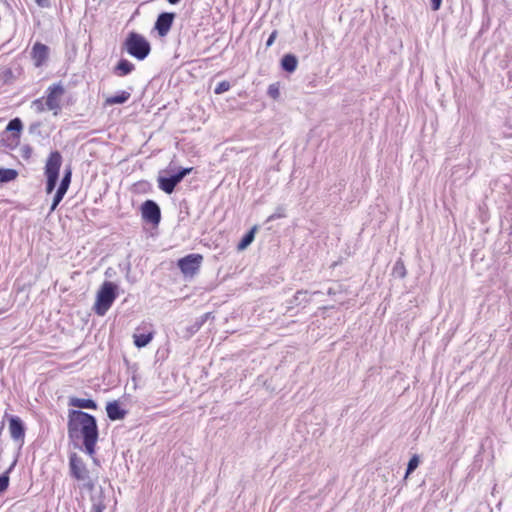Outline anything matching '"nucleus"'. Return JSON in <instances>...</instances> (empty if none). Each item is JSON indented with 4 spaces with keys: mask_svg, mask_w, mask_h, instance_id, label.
I'll return each instance as SVG.
<instances>
[{
    "mask_svg": "<svg viewBox=\"0 0 512 512\" xmlns=\"http://www.w3.org/2000/svg\"><path fill=\"white\" fill-rule=\"evenodd\" d=\"M21 156L25 159H29L33 153V149L29 145H23L20 149Z\"/></svg>",
    "mask_w": 512,
    "mask_h": 512,
    "instance_id": "nucleus-31",
    "label": "nucleus"
},
{
    "mask_svg": "<svg viewBox=\"0 0 512 512\" xmlns=\"http://www.w3.org/2000/svg\"><path fill=\"white\" fill-rule=\"evenodd\" d=\"M307 295H308L307 291H303V290L297 291L293 297V300L291 301V304H294V305L304 304L305 305V304L309 303L311 298L307 297Z\"/></svg>",
    "mask_w": 512,
    "mask_h": 512,
    "instance_id": "nucleus-23",
    "label": "nucleus"
},
{
    "mask_svg": "<svg viewBox=\"0 0 512 512\" xmlns=\"http://www.w3.org/2000/svg\"><path fill=\"white\" fill-rule=\"evenodd\" d=\"M33 106L36 108L38 112H42L44 110L43 103L41 99H36L33 101Z\"/></svg>",
    "mask_w": 512,
    "mask_h": 512,
    "instance_id": "nucleus-36",
    "label": "nucleus"
},
{
    "mask_svg": "<svg viewBox=\"0 0 512 512\" xmlns=\"http://www.w3.org/2000/svg\"><path fill=\"white\" fill-rule=\"evenodd\" d=\"M122 48L138 61L145 60L151 52L150 42L142 34L134 31L127 35Z\"/></svg>",
    "mask_w": 512,
    "mask_h": 512,
    "instance_id": "nucleus-2",
    "label": "nucleus"
},
{
    "mask_svg": "<svg viewBox=\"0 0 512 512\" xmlns=\"http://www.w3.org/2000/svg\"><path fill=\"white\" fill-rule=\"evenodd\" d=\"M210 317V313H205L199 317V320L204 324L208 318Z\"/></svg>",
    "mask_w": 512,
    "mask_h": 512,
    "instance_id": "nucleus-39",
    "label": "nucleus"
},
{
    "mask_svg": "<svg viewBox=\"0 0 512 512\" xmlns=\"http://www.w3.org/2000/svg\"><path fill=\"white\" fill-rule=\"evenodd\" d=\"M105 508H106V505L104 504L103 500L99 499L96 501L93 499L91 512H103L105 510Z\"/></svg>",
    "mask_w": 512,
    "mask_h": 512,
    "instance_id": "nucleus-30",
    "label": "nucleus"
},
{
    "mask_svg": "<svg viewBox=\"0 0 512 512\" xmlns=\"http://www.w3.org/2000/svg\"><path fill=\"white\" fill-rule=\"evenodd\" d=\"M297 65L298 59L294 54H285L281 59V68L288 73H293Z\"/></svg>",
    "mask_w": 512,
    "mask_h": 512,
    "instance_id": "nucleus-19",
    "label": "nucleus"
},
{
    "mask_svg": "<svg viewBox=\"0 0 512 512\" xmlns=\"http://www.w3.org/2000/svg\"><path fill=\"white\" fill-rule=\"evenodd\" d=\"M23 129V123L20 118L16 117L14 119H11L5 129V132H12V142L17 144L20 139V132Z\"/></svg>",
    "mask_w": 512,
    "mask_h": 512,
    "instance_id": "nucleus-15",
    "label": "nucleus"
},
{
    "mask_svg": "<svg viewBox=\"0 0 512 512\" xmlns=\"http://www.w3.org/2000/svg\"><path fill=\"white\" fill-rule=\"evenodd\" d=\"M419 465V458L417 455H414L410 458L409 462H408V466H407V471H406V477L411 474Z\"/></svg>",
    "mask_w": 512,
    "mask_h": 512,
    "instance_id": "nucleus-28",
    "label": "nucleus"
},
{
    "mask_svg": "<svg viewBox=\"0 0 512 512\" xmlns=\"http://www.w3.org/2000/svg\"><path fill=\"white\" fill-rule=\"evenodd\" d=\"M40 128V123H33L29 127V132L34 133Z\"/></svg>",
    "mask_w": 512,
    "mask_h": 512,
    "instance_id": "nucleus-38",
    "label": "nucleus"
},
{
    "mask_svg": "<svg viewBox=\"0 0 512 512\" xmlns=\"http://www.w3.org/2000/svg\"><path fill=\"white\" fill-rule=\"evenodd\" d=\"M66 192H67V190H65L63 188H60V187L57 188V190L54 194V197H53L51 207H50V212H53L57 208V206L60 204V202L64 198Z\"/></svg>",
    "mask_w": 512,
    "mask_h": 512,
    "instance_id": "nucleus-24",
    "label": "nucleus"
},
{
    "mask_svg": "<svg viewBox=\"0 0 512 512\" xmlns=\"http://www.w3.org/2000/svg\"><path fill=\"white\" fill-rule=\"evenodd\" d=\"M168 3L175 5L178 4L181 0H166Z\"/></svg>",
    "mask_w": 512,
    "mask_h": 512,
    "instance_id": "nucleus-40",
    "label": "nucleus"
},
{
    "mask_svg": "<svg viewBox=\"0 0 512 512\" xmlns=\"http://www.w3.org/2000/svg\"><path fill=\"white\" fill-rule=\"evenodd\" d=\"M31 57L36 67L43 66L49 57V47L43 43L36 42L32 47Z\"/></svg>",
    "mask_w": 512,
    "mask_h": 512,
    "instance_id": "nucleus-13",
    "label": "nucleus"
},
{
    "mask_svg": "<svg viewBox=\"0 0 512 512\" xmlns=\"http://www.w3.org/2000/svg\"><path fill=\"white\" fill-rule=\"evenodd\" d=\"M62 160L63 158L59 151H52L46 160L44 174L46 176L45 190L47 194H51L56 188Z\"/></svg>",
    "mask_w": 512,
    "mask_h": 512,
    "instance_id": "nucleus-5",
    "label": "nucleus"
},
{
    "mask_svg": "<svg viewBox=\"0 0 512 512\" xmlns=\"http://www.w3.org/2000/svg\"><path fill=\"white\" fill-rule=\"evenodd\" d=\"M131 97V93L128 91H119L115 95L109 96L106 98L104 105L105 106H112L116 104H124L127 102Z\"/></svg>",
    "mask_w": 512,
    "mask_h": 512,
    "instance_id": "nucleus-18",
    "label": "nucleus"
},
{
    "mask_svg": "<svg viewBox=\"0 0 512 512\" xmlns=\"http://www.w3.org/2000/svg\"><path fill=\"white\" fill-rule=\"evenodd\" d=\"M142 219L151 225L157 226L161 221V209L154 200H146L140 207Z\"/></svg>",
    "mask_w": 512,
    "mask_h": 512,
    "instance_id": "nucleus-9",
    "label": "nucleus"
},
{
    "mask_svg": "<svg viewBox=\"0 0 512 512\" xmlns=\"http://www.w3.org/2000/svg\"><path fill=\"white\" fill-rule=\"evenodd\" d=\"M62 160L63 158L59 151H52L46 160L44 174L46 176L45 190L47 194H51L56 188Z\"/></svg>",
    "mask_w": 512,
    "mask_h": 512,
    "instance_id": "nucleus-4",
    "label": "nucleus"
},
{
    "mask_svg": "<svg viewBox=\"0 0 512 512\" xmlns=\"http://www.w3.org/2000/svg\"><path fill=\"white\" fill-rule=\"evenodd\" d=\"M133 339H134V345L137 347V348H143L145 346H147L153 339V333L152 332H148V333H135L133 335Z\"/></svg>",
    "mask_w": 512,
    "mask_h": 512,
    "instance_id": "nucleus-20",
    "label": "nucleus"
},
{
    "mask_svg": "<svg viewBox=\"0 0 512 512\" xmlns=\"http://www.w3.org/2000/svg\"><path fill=\"white\" fill-rule=\"evenodd\" d=\"M176 18V14L173 12H162L157 16L154 23V29L157 31L160 37H165L171 30V27Z\"/></svg>",
    "mask_w": 512,
    "mask_h": 512,
    "instance_id": "nucleus-10",
    "label": "nucleus"
},
{
    "mask_svg": "<svg viewBox=\"0 0 512 512\" xmlns=\"http://www.w3.org/2000/svg\"><path fill=\"white\" fill-rule=\"evenodd\" d=\"M285 216L284 209L282 207L277 208L276 212L271 214L268 218V221H273Z\"/></svg>",
    "mask_w": 512,
    "mask_h": 512,
    "instance_id": "nucleus-32",
    "label": "nucleus"
},
{
    "mask_svg": "<svg viewBox=\"0 0 512 512\" xmlns=\"http://www.w3.org/2000/svg\"><path fill=\"white\" fill-rule=\"evenodd\" d=\"M106 412L111 421L122 420L127 414V411L120 406L118 401L108 402L106 405Z\"/></svg>",
    "mask_w": 512,
    "mask_h": 512,
    "instance_id": "nucleus-14",
    "label": "nucleus"
},
{
    "mask_svg": "<svg viewBox=\"0 0 512 512\" xmlns=\"http://www.w3.org/2000/svg\"><path fill=\"white\" fill-rule=\"evenodd\" d=\"M72 178V171L70 167H67L64 171L63 177L58 187L68 190Z\"/></svg>",
    "mask_w": 512,
    "mask_h": 512,
    "instance_id": "nucleus-25",
    "label": "nucleus"
},
{
    "mask_svg": "<svg viewBox=\"0 0 512 512\" xmlns=\"http://www.w3.org/2000/svg\"><path fill=\"white\" fill-rule=\"evenodd\" d=\"M204 324L199 320V318H197L194 323L190 326L189 328V331L191 333H196L197 331H199L201 329V327L203 326Z\"/></svg>",
    "mask_w": 512,
    "mask_h": 512,
    "instance_id": "nucleus-33",
    "label": "nucleus"
},
{
    "mask_svg": "<svg viewBox=\"0 0 512 512\" xmlns=\"http://www.w3.org/2000/svg\"><path fill=\"white\" fill-rule=\"evenodd\" d=\"M34 1L41 8H48L51 5L50 0H34Z\"/></svg>",
    "mask_w": 512,
    "mask_h": 512,
    "instance_id": "nucleus-35",
    "label": "nucleus"
},
{
    "mask_svg": "<svg viewBox=\"0 0 512 512\" xmlns=\"http://www.w3.org/2000/svg\"><path fill=\"white\" fill-rule=\"evenodd\" d=\"M202 261L203 256L201 254L192 253L180 258L177 266L185 277H193L198 273Z\"/></svg>",
    "mask_w": 512,
    "mask_h": 512,
    "instance_id": "nucleus-8",
    "label": "nucleus"
},
{
    "mask_svg": "<svg viewBox=\"0 0 512 512\" xmlns=\"http://www.w3.org/2000/svg\"><path fill=\"white\" fill-rule=\"evenodd\" d=\"M135 70V65L129 60L122 58L118 61L116 66L113 68V73L116 76L123 77L129 75Z\"/></svg>",
    "mask_w": 512,
    "mask_h": 512,
    "instance_id": "nucleus-16",
    "label": "nucleus"
},
{
    "mask_svg": "<svg viewBox=\"0 0 512 512\" xmlns=\"http://www.w3.org/2000/svg\"><path fill=\"white\" fill-rule=\"evenodd\" d=\"M18 172L12 168H0V183L5 184L15 180Z\"/></svg>",
    "mask_w": 512,
    "mask_h": 512,
    "instance_id": "nucleus-21",
    "label": "nucleus"
},
{
    "mask_svg": "<svg viewBox=\"0 0 512 512\" xmlns=\"http://www.w3.org/2000/svg\"><path fill=\"white\" fill-rule=\"evenodd\" d=\"M68 405L71 407L90 410H96L98 407L97 403L93 399H81L77 397H70Z\"/></svg>",
    "mask_w": 512,
    "mask_h": 512,
    "instance_id": "nucleus-17",
    "label": "nucleus"
},
{
    "mask_svg": "<svg viewBox=\"0 0 512 512\" xmlns=\"http://www.w3.org/2000/svg\"><path fill=\"white\" fill-rule=\"evenodd\" d=\"M442 4V0H431V7L433 11H437L440 9Z\"/></svg>",
    "mask_w": 512,
    "mask_h": 512,
    "instance_id": "nucleus-37",
    "label": "nucleus"
},
{
    "mask_svg": "<svg viewBox=\"0 0 512 512\" xmlns=\"http://www.w3.org/2000/svg\"><path fill=\"white\" fill-rule=\"evenodd\" d=\"M401 269H402L401 277H404L406 275V270H405V267L403 264H401Z\"/></svg>",
    "mask_w": 512,
    "mask_h": 512,
    "instance_id": "nucleus-42",
    "label": "nucleus"
},
{
    "mask_svg": "<svg viewBox=\"0 0 512 512\" xmlns=\"http://www.w3.org/2000/svg\"><path fill=\"white\" fill-rule=\"evenodd\" d=\"M255 231L256 227H253L250 231H248L240 240V242L237 245V249L239 251H242L246 249L254 240L255 238Z\"/></svg>",
    "mask_w": 512,
    "mask_h": 512,
    "instance_id": "nucleus-22",
    "label": "nucleus"
},
{
    "mask_svg": "<svg viewBox=\"0 0 512 512\" xmlns=\"http://www.w3.org/2000/svg\"><path fill=\"white\" fill-rule=\"evenodd\" d=\"M277 35H278L277 30H274V31L270 34V36L268 37V39H267V41H266V47H270V46H272V45H273V43H274V41H275V39H276Z\"/></svg>",
    "mask_w": 512,
    "mask_h": 512,
    "instance_id": "nucleus-34",
    "label": "nucleus"
},
{
    "mask_svg": "<svg viewBox=\"0 0 512 512\" xmlns=\"http://www.w3.org/2000/svg\"><path fill=\"white\" fill-rule=\"evenodd\" d=\"M117 296V284L111 281H104L96 295V301L93 307L95 314L98 316H104L111 308Z\"/></svg>",
    "mask_w": 512,
    "mask_h": 512,
    "instance_id": "nucleus-3",
    "label": "nucleus"
},
{
    "mask_svg": "<svg viewBox=\"0 0 512 512\" xmlns=\"http://www.w3.org/2000/svg\"><path fill=\"white\" fill-rule=\"evenodd\" d=\"M327 294H332V288H328Z\"/></svg>",
    "mask_w": 512,
    "mask_h": 512,
    "instance_id": "nucleus-44",
    "label": "nucleus"
},
{
    "mask_svg": "<svg viewBox=\"0 0 512 512\" xmlns=\"http://www.w3.org/2000/svg\"><path fill=\"white\" fill-rule=\"evenodd\" d=\"M13 466L14 464H12L6 472L0 475V494L6 491L9 486V473Z\"/></svg>",
    "mask_w": 512,
    "mask_h": 512,
    "instance_id": "nucleus-26",
    "label": "nucleus"
},
{
    "mask_svg": "<svg viewBox=\"0 0 512 512\" xmlns=\"http://www.w3.org/2000/svg\"><path fill=\"white\" fill-rule=\"evenodd\" d=\"M64 92V87L60 83L54 84L48 88L46 106L49 110L56 111L60 109V98Z\"/></svg>",
    "mask_w": 512,
    "mask_h": 512,
    "instance_id": "nucleus-12",
    "label": "nucleus"
},
{
    "mask_svg": "<svg viewBox=\"0 0 512 512\" xmlns=\"http://www.w3.org/2000/svg\"><path fill=\"white\" fill-rule=\"evenodd\" d=\"M267 94L272 99L276 100L280 96V87L279 83H272L268 86Z\"/></svg>",
    "mask_w": 512,
    "mask_h": 512,
    "instance_id": "nucleus-27",
    "label": "nucleus"
},
{
    "mask_svg": "<svg viewBox=\"0 0 512 512\" xmlns=\"http://www.w3.org/2000/svg\"><path fill=\"white\" fill-rule=\"evenodd\" d=\"M193 167L180 168L176 173L171 175L160 174L157 178L158 187L166 194H172L177 185L191 172Z\"/></svg>",
    "mask_w": 512,
    "mask_h": 512,
    "instance_id": "nucleus-7",
    "label": "nucleus"
},
{
    "mask_svg": "<svg viewBox=\"0 0 512 512\" xmlns=\"http://www.w3.org/2000/svg\"><path fill=\"white\" fill-rule=\"evenodd\" d=\"M67 432L72 441L82 439L84 450L88 455L92 456L95 453L99 430L93 415L81 410H69Z\"/></svg>",
    "mask_w": 512,
    "mask_h": 512,
    "instance_id": "nucleus-1",
    "label": "nucleus"
},
{
    "mask_svg": "<svg viewBox=\"0 0 512 512\" xmlns=\"http://www.w3.org/2000/svg\"><path fill=\"white\" fill-rule=\"evenodd\" d=\"M8 420L11 438L16 442H20L21 444H23L26 431L24 422L20 417L15 415L10 416Z\"/></svg>",
    "mask_w": 512,
    "mask_h": 512,
    "instance_id": "nucleus-11",
    "label": "nucleus"
},
{
    "mask_svg": "<svg viewBox=\"0 0 512 512\" xmlns=\"http://www.w3.org/2000/svg\"><path fill=\"white\" fill-rule=\"evenodd\" d=\"M230 88H231V85L228 81H221L216 85V87L214 89V93L219 95V94H222V93L228 91Z\"/></svg>",
    "mask_w": 512,
    "mask_h": 512,
    "instance_id": "nucleus-29",
    "label": "nucleus"
},
{
    "mask_svg": "<svg viewBox=\"0 0 512 512\" xmlns=\"http://www.w3.org/2000/svg\"><path fill=\"white\" fill-rule=\"evenodd\" d=\"M4 74H5V77L8 78V77L12 76V71L10 69H8L5 71Z\"/></svg>",
    "mask_w": 512,
    "mask_h": 512,
    "instance_id": "nucleus-41",
    "label": "nucleus"
},
{
    "mask_svg": "<svg viewBox=\"0 0 512 512\" xmlns=\"http://www.w3.org/2000/svg\"><path fill=\"white\" fill-rule=\"evenodd\" d=\"M69 473L72 478L82 482L84 487L88 489H92L94 487V483L90 477V472L86 464L76 453H71L69 456Z\"/></svg>",
    "mask_w": 512,
    "mask_h": 512,
    "instance_id": "nucleus-6",
    "label": "nucleus"
},
{
    "mask_svg": "<svg viewBox=\"0 0 512 512\" xmlns=\"http://www.w3.org/2000/svg\"><path fill=\"white\" fill-rule=\"evenodd\" d=\"M319 294H322V292L320 291H314L311 293V296H314V295H319Z\"/></svg>",
    "mask_w": 512,
    "mask_h": 512,
    "instance_id": "nucleus-43",
    "label": "nucleus"
}]
</instances>
